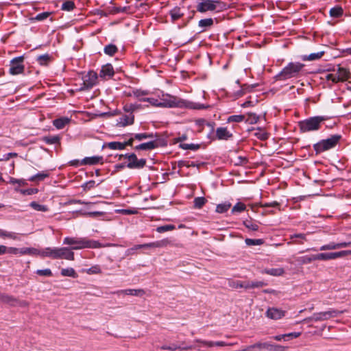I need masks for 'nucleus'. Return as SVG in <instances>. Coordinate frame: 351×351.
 I'll return each mask as SVG.
<instances>
[{
  "label": "nucleus",
  "mask_w": 351,
  "mask_h": 351,
  "mask_svg": "<svg viewBox=\"0 0 351 351\" xmlns=\"http://www.w3.org/2000/svg\"><path fill=\"white\" fill-rule=\"evenodd\" d=\"M50 60L51 56L47 53L39 56L37 58V62L39 64L43 66L47 65Z\"/></svg>",
  "instance_id": "ea45409f"
},
{
  "label": "nucleus",
  "mask_w": 351,
  "mask_h": 351,
  "mask_svg": "<svg viewBox=\"0 0 351 351\" xmlns=\"http://www.w3.org/2000/svg\"><path fill=\"white\" fill-rule=\"evenodd\" d=\"M351 246V241L349 242H340L335 243L330 242L329 243L322 245L319 247L320 251L332 250L342 247H347Z\"/></svg>",
  "instance_id": "f3484780"
},
{
  "label": "nucleus",
  "mask_w": 351,
  "mask_h": 351,
  "mask_svg": "<svg viewBox=\"0 0 351 351\" xmlns=\"http://www.w3.org/2000/svg\"><path fill=\"white\" fill-rule=\"evenodd\" d=\"M171 21L175 22L184 16V12L179 7H175L169 11Z\"/></svg>",
  "instance_id": "a878e982"
},
{
  "label": "nucleus",
  "mask_w": 351,
  "mask_h": 351,
  "mask_svg": "<svg viewBox=\"0 0 351 351\" xmlns=\"http://www.w3.org/2000/svg\"><path fill=\"white\" fill-rule=\"evenodd\" d=\"M60 273L62 276H69L72 278L77 277V273L75 272L74 269L71 267L62 269Z\"/></svg>",
  "instance_id": "c9c22d12"
},
{
  "label": "nucleus",
  "mask_w": 351,
  "mask_h": 351,
  "mask_svg": "<svg viewBox=\"0 0 351 351\" xmlns=\"http://www.w3.org/2000/svg\"><path fill=\"white\" fill-rule=\"evenodd\" d=\"M323 55H324V51L313 53L308 56H304L302 57V60L304 61H313V60H316L321 58Z\"/></svg>",
  "instance_id": "2f4dec72"
},
{
  "label": "nucleus",
  "mask_w": 351,
  "mask_h": 351,
  "mask_svg": "<svg viewBox=\"0 0 351 351\" xmlns=\"http://www.w3.org/2000/svg\"><path fill=\"white\" fill-rule=\"evenodd\" d=\"M343 311H339L335 309H330L327 311L315 313L312 316L305 319V321H325L329 319L332 317H337L339 315L341 314Z\"/></svg>",
  "instance_id": "6e6552de"
},
{
  "label": "nucleus",
  "mask_w": 351,
  "mask_h": 351,
  "mask_svg": "<svg viewBox=\"0 0 351 351\" xmlns=\"http://www.w3.org/2000/svg\"><path fill=\"white\" fill-rule=\"evenodd\" d=\"M258 117L255 114L252 113L248 114L247 118L245 119V122L250 124H254L258 121Z\"/></svg>",
  "instance_id": "4d7b16f0"
},
{
  "label": "nucleus",
  "mask_w": 351,
  "mask_h": 351,
  "mask_svg": "<svg viewBox=\"0 0 351 351\" xmlns=\"http://www.w3.org/2000/svg\"><path fill=\"white\" fill-rule=\"evenodd\" d=\"M206 202V199L203 197H195L194 199V207L201 208Z\"/></svg>",
  "instance_id": "09e8293b"
},
{
  "label": "nucleus",
  "mask_w": 351,
  "mask_h": 351,
  "mask_svg": "<svg viewBox=\"0 0 351 351\" xmlns=\"http://www.w3.org/2000/svg\"><path fill=\"white\" fill-rule=\"evenodd\" d=\"M0 238H9L14 240H16L17 239V236L16 233L12 232H8L4 230H2L0 228Z\"/></svg>",
  "instance_id": "a19ab883"
},
{
  "label": "nucleus",
  "mask_w": 351,
  "mask_h": 351,
  "mask_svg": "<svg viewBox=\"0 0 351 351\" xmlns=\"http://www.w3.org/2000/svg\"><path fill=\"white\" fill-rule=\"evenodd\" d=\"M98 75L93 71H90L83 77L84 84L86 88L95 86L97 83Z\"/></svg>",
  "instance_id": "dca6fc26"
},
{
  "label": "nucleus",
  "mask_w": 351,
  "mask_h": 351,
  "mask_svg": "<svg viewBox=\"0 0 351 351\" xmlns=\"http://www.w3.org/2000/svg\"><path fill=\"white\" fill-rule=\"evenodd\" d=\"M349 254H351L350 250H343L336 252L316 254V256L317 261H328L343 257Z\"/></svg>",
  "instance_id": "9b49d317"
},
{
  "label": "nucleus",
  "mask_w": 351,
  "mask_h": 351,
  "mask_svg": "<svg viewBox=\"0 0 351 351\" xmlns=\"http://www.w3.org/2000/svg\"><path fill=\"white\" fill-rule=\"evenodd\" d=\"M300 335H301V332H294L285 334V337L287 339V341L289 339L297 338V337H300Z\"/></svg>",
  "instance_id": "774afa93"
},
{
  "label": "nucleus",
  "mask_w": 351,
  "mask_h": 351,
  "mask_svg": "<svg viewBox=\"0 0 351 351\" xmlns=\"http://www.w3.org/2000/svg\"><path fill=\"white\" fill-rule=\"evenodd\" d=\"M342 14L343 10L341 7H335L330 10V14L332 17H339Z\"/></svg>",
  "instance_id": "8fccbe9b"
},
{
  "label": "nucleus",
  "mask_w": 351,
  "mask_h": 351,
  "mask_svg": "<svg viewBox=\"0 0 351 351\" xmlns=\"http://www.w3.org/2000/svg\"><path fill=\"white\" fill-rule=\"evenodd\" d=\"M157 143L155 141H149L141 143L134 147L136 150H152L156 147Z\"/></svg>",
  "instance_id": "bb28decb"
},
{
  "label": "nucleus",
  "mask_w": 351,
  "mask_h": 351,
  "mask_svg": "<svg viewBox=\"0 0 351 351\" xmlns=\"http://www.w3.org/2000/svg\"><path fill=\"white\" fill-rule=\"evenodd\" d=\"M60 137L58 136H47L43 138V141L48 145H54L60 143Z\"/></svg>",
  "instance_id": "72a5a7b5"
},
{
  "label": "nucleus",
  "mask_w": 351,
  "mask_h": 351,
  "mask_svg": "<svg viewBox=\"0 0 351 351\" xmlns=\"http://www.w3.org/2000/svg\"><path fill=\"white\" fill-rule=\"evenodd\" d=\"M134 117L132 113L123 114L117 120L116 125L118 127H125L134 123Z\"/></svg>",
  "instance_id": "a211bd4d"
},
{
  "label": "nucleus",
  "mask_w": 351,
  "mask_h": 351,
  "mask_svg": "<svg viewBox=\"0 0 351 351\" xmlns=\"http://www.w3.org/2000/svg\"><path fill=\"white\" fill-rule=\"evenodd\" d=\"M70 121V119L67 117H61L57 119H55L53 121V125L57 129H62L66 124H68Z\"/></svg>",
  "instance_id": "c85d7f7f"
},
{
  "label": "nucleus",
  "mask_w": 351,
  "mask_h": 351,
  "mask_svg": "<svg viewBox=\"0 0 351 351\" xmlns=\"http://www.w3.org/2000/svg\"><path fill=\"white\" fill-rule=\"evenodd\" d=\"M95 182L93 180H90V181H88V182L84 183L82 185V187L84 188V190L87 191V190H90V189L93 188L95 186Z\"/></svg>",
  "instance_id": "338daca9"
},
{
  "label": "nucleus",
  "mask_w": 351,
  "mask_h": 351,
  "mask_svg": "<svg viewBox=\"0 0 351 351\" xmlns=\"http://www.w3.org/2000/svg\"><path fill=\"white\" fill-rule=\"evenodd\" d=\"M117 51V47L114 45H108L104 48V53L109 56H113Z\"/></svg>",
  "instance_id": "de8ad7c7"
},
{
  "label": "nucleus",
  "mask_w": 351,
  "mask_h": 351,
  "mask_svg": "<svg viewBox=\"0 0 351 351\" xmlns=\"http://www.w3.org/2000/svg\"><path fill=\"white\" fill-rule=\"evenodd\" d=\"M114 74V69L112 64H106L102 66L99 73V77L103 80H108Z\"/></svg>",
  "instance_id": "aec40b11"
},
{
  "label": "nucleus",
  "mask_w": 351,
  "mask_h": 351,
  "mask_svg": "<svg viewBox=\"0 0 351 351\" xmlns=\"http://www.w3.org/2000/svg\"><path fill=\"white\" fill-rule=\"evenodd\" d=\"M265 315L269 319H279L285 316V311L282 309L272 307L267 310Z\"/></svg>",
  "instance_id": "6ab92c4d"
},
{
  "label": "nucleus",
  "mask_w": 351,
  "mask_h": 351,
  "mask_svg": "<svg viewBox=\"0 0 351 351\" xmlns=\"http://www.w3.org/2000/svg\"><path fill=\"white\" fill-rule=\"evenodd\" d=\"M226 4L220 1L202 0L197 3L196 9L199 12L221 11L226 9Z\"/></svg>",
  "instance_id": "39448f33"
},
{
  "label": "nucleus",
  "mask_w": 351,
  "mask_h": 351,
  "mask_svg": "<svg viewBox=\"0 0 351 351\" xmlns=\"http://www.w3.org/2000/svg\"><path fill=\"white\" fill-rule=\"evenodd\" d=\"M326 118L322 116L313 117L299 123L300 130L303 132H308L319 130L320 124L325 121Z\"/></svg>",
  "instance_id": "20e7f679"
},
{
  "label": "nucleus",
  "mask_w": 351,
  "mask_h": 351,
  "mask_svg": "<svg viewBox=\"0 0 351 351\" xmlns=\"http://www.w3.org/2000/svg\"><path fill=\"white\" fill-rule=\"evenodd\" d=\"M117 212L123 215H134L137 213V210L135 209H120Z\"/></svg>",
  "instance_id": "0e129e2a"
},
{
  "label": "nucleus",
  "mask_w": 351,
  "mask_h": 351,
  "mask_svg": "<svg viewBox=\"0 0 351 351\" xmlns=\"http://www.w3.org/2000/svg\"><path fill=\"white\" fill-rule=\"evenodd\" d=\"M168 243L167 240H161L158 241L156 242L149 243H145V244H141V245H135L132 247L128 248L125 252V255L126 256L134 255L136 253V251L140 249L143 248H149V247H162Z\"/></svg>",
  "instance_id": "0eeeda50"
},
{
  "label": "nucleus",
  "mask_w": 351,
  "mask_h": 351,
  "mask_svg": "<svg viewBox=\"0 0 351 351\" xmlns=\"http://www.w3.org/2000/svg\"><path fill=\"white\" fill-rule=\"evenodd\" d=\"M180 147H181L183 149L187 150V149H191V150H195L199 147L198 145L195 144H186V143H182L180 145Z\"/></svg>",
  "instance_id": "13d9d810"
},
{
  "label": "nucleus",
  "mask_w": 351,
  "mask_h": 351,
  "mask_svg": "<svg viewBox=\"0 0 351 351\" xmlns=\"http://www.w3.org/2000/svg\"><path fill=\"white\" fill-rule=\"evenodd\" d=\"M75 7V4L72 1H66L62 5V10L65 11H71Z\"/></svg>",
  "instance_id": "603ef678"
},
{
  "label": "nucleus",
  "mask_w": 351,
  "mask_h": 351,
  "mask_svg": "<svg viewBox=\"0 0 351 351\" xmlns=\"http://www.w3.org/2000/svg\"><path fill=\"white\" fill-rule=\"evenodd\" d=\"M259 350L266 349L269 351H284L285 347L280 345H274L269 342H259Z\"/></svg>",
  "instance_id": "4be33fe9"
},
{
  "label": "nucleus",
  "mask_w": 351,
  "mask_h": 351,
  "mask_svg": "<svg viewBox=\"0 0 351 351\" xmlns=\"http://www.w3.org/2000/svg\"><path fill=\"white\" fill-rule=\"evenodd\" d=\"M334 72L335 73L326 75L328 80L337 83L339 82H344L349 77L350 72L346 69L341 67L339 65L337 66V70L334 69Z\"/></svg>",
  "instance_id": "1a4fd4ad"
},
{
  "label": "nucleus",
  "mask_w": 351,
  "mask_h": 351,
  "mask_svg": "<svg viewBox=\"0 0 351 351\" xmlns=\"http://www.w3.org/2000/svg\"><path fill=\"white\" fill-rule=\"evenodd\" d=\"M39 256L56 259V247H46L40 250Z\"/></svg>",
  "instance_id": "b1692460"
},
{
  "label": "nucleus",
  "mask_w": 351,
  "mask_h": 351,
  "mask_svg": "<svg viewBox=\"0 0 351 351\" xmlns=\"http://www.w3.org/2000/svg\"><path fill=\"white\" fill-rule=\"evenodd\" d=\"M15 190L16 191H19L23 195H30L36 194L38 193L37 189H28L19 190L17 188H16Z\"/></svg>",
  "instance_id": "5fc2aeb1"
},
{
  "label": "nucleus",
  "mask_w": 351,
  "mask_h": 351,
  "mask_svg": "<svg viewBox=\"0 0 351 351\" xmlns=\"http://www.w3.org/2000/svg\"><path fill=\"white\" fill-rule=\"evenodd\" d=\"M49 174L47 171H42L31 176L29 178V180L31 182L42 181L46 178L49 177Z\"/></svg>",
  "instance_id": "7c9ffc66"
},
{
  "label": "nucleus",
  "mask_w": 351,
  "mask_h": 351,
  "mask_svg": "<svg viewBox=\"0 0 351 351\" xmlns=\"http://www.w3.org/2000/svg\"><path fill=\"white\" fill-rule=\"evenodd\" d=\"M252 289L261 288L266 285L263 281L255 280L251 281Z\"/></svg>",
  "instance_id": "e2e57ef3"
},
{
  "label": "nucleus",
  "mask_w": 351,
  "mask_h": 351,
  "mask_svg": "<svg viewBox=\"0 0 351 351\" xmlns=\"http://www.w3.org/2000/svg\"><path fill=\"white\" fill-rule=\"evenodd\" d=\"M130 10V7H112L110 10L112 14H116L119 12H127Z\"/></svg>",
  "instance_id": "6e6d98bb"
},
{
  "label": "nucleus",
  "mask_w": 351,
  "mask_h": 351,
  "mask_svg": "<svg viewBox=\"0 0 351 351\" xmlns=\"http://www.w3.org/2000/svg\"><path fill=\"white\" fill-rule=\"evenodd\" d=\"M130 138H134V140H137L138 141H141L145 139L153 137L152 134L147 133L130 134Z\"/></svg>",
  "instance_id": "473e14b6"
},
{
  "label": "nucleus",
  "mask_w": 351,
  "mask_h": 351,
  "mask_svg": "<svg viewBox=\"0 0 351 351\" xmlns=\"http://www.w3.org/2000/svg\"><path fill=\"white\" fill-rule=\"evenodd\" d=\"M74 260V253L70 247H56V259Z\"/></svg>",
  "instance_id": "4468645a"
},
{
  "label": "nucleus",
  "mask_w": 351,
  "mask_h": 351,
  "mask_svg": "<svg viewBox=\"0 0 351 351\" xmlns=\"http://www.w3.org/2000/svg\"><path fill=\"white\" fill-rule=\"evenodd\" d=\"M246 206L243 203L238 202L237 203L232 209V213H241L245 210Z\"/></svg>",
  "instance_id": "3c124183"
},
{
  "label": "nucleus",
  "mask_w": 351,
  "mask_h": 351,
  "mask_svg": "<svg viewBox=\"0 0 351 351\" xmlns=\"http://www.w3.org/2000/svg\"><path fill=\"white\" fill-rule=\"evenodd\" d=\"M63 244L70 245L71 251L84 248L95 249L103 247L99 242L94 240H90L85 237H66L63 240Z\"/></svg>",
  "instance_id": "f03ea898"
},
{
  "label": "nucleus",
  "mask_w": 351,
  "mask_h": 351,
  "mask_svg": "<svg viewBox=\"0 0 351 351\" xmlns=\"http://www.w3.org/2000/svg\"><path fill=\"white\" fill-rule=\"evenodd\" d=\"M104 215V213L101 212V211L87 212V213H84V215L90 217H97L99 216H102Z\"/></svg>",
  "instance_id": "052dcab7"
},
{
  "label": "nucleus",
  "mask_w": 351,
  "mask_h": 351,
  "mask_svg": "<svg viewBox=\"0 0 351 351\" xmlns=\"http://www.w3.org/2000/svg\"><path fill=\"white\" fill-rule=\"evenodd\" d=\"M175 228H176V226L174 225L167 224V225L157 227L156 231L159 233H162L165 232L173 230Z\"/></svg>",
  "instance_id": "a18cd8bd"
},
{
  "label": "nucleus",
  "mask_w": 351,
  "mask_h": 351,
  "mask_svg": "<svg viewBox=\"0 0 351 351\" xmlns=\"http://www.w3.org/2000/svg\"><path fill=\"white\" fill-rule=\"evenodd\" d=\"M29 206L37 211L47 212L49 210V208L47 206L43 205V204H40L37 203L36 202H32L29 204Z\"/></svg>",
  "instance_id": "4c0bfd02"
},
{
  "label": "nucleus",
  "mask_w": 351,
  "mask_h": 351,
  "mask_svg": "<svg viewBox=\"0 0 351 351\" xmlns=\"http://www.w3.org/2000/svg\"><path fill=\"white\" fill-rule=\"evenodd\" d=\"M147 94V91L146 90H133V95L134 97L138 98L140 100L147 101L156 106L165 108H186L190 109H202L205 108L202 104L193 103L170 95H162V97L159 98H141L142 96L146 95Z\"/></svg>",
  "instance_id": "f257e3e1"
},
{
  "label": "nucleus",
  "mask_w": 351,
  "mask_h": 351,
  "mask_svg": "<svg viewBox=\"0 0 351 351\" xmlns=\"http://www.w3.org/2000/svg\"><path fill=\"white\" fill-rule=\"evenodd\" d=\"M83 272H85L88 274H100L101 270L99 265H95L88 269H83Z\"/></svg>",
  "instance_id": "79ce46f5"
},
{
  "label": "nucleus",
  "mask_w": 351,
  "mask_h": 351,
  "mask_svg": "<svg viewBox=\"0 0 351 351\" xmlns=\"http://www.w3.org/2000/svg\"><path fill=\"white\" fill-rule=\"evenodd\" d=\"M245 243L248 246L261 245L264 243V241L262 239H245Z\"/></svg>",
  "instance_id": "c03bdc74"
},
{
  "label": "nucleus",
  "mask_w": 351,
  "mask_h": 351,
  "mask_svg": "<svg viewBox=\"0 0 351 351\" xmlns=\"http://www.w3.org/2000/svg\"><path fill=\"white\" fill-rule=\"evenodd\" d=\"M36 274L40 276H50L52 275L51 271L49 269H38Z\"/></svg>",
  "instance_id": "680f3d73"
},
{
  "label": "nucleus",
  "mask_w": 351,
  "mask_h": 351,
  "mask_svg": "<svg viewBox=\"0 0 351 351\" xmlns=\"http://www.w3.org/2000/svg\"><path fill=\"white\" fill-rule=\"evenodd\" d=\"M230 207L231 204L229 202L219 204L216 207V212L218 213H224L228 211Z\"/></svg>",
  "instance_id": "58836bf2"
},
{
  "label": "nucleus",
  "mask_w": 351,
  "mask_h": 351,
  "mask_svg": "<svg viewBox=\"0 0 351 351\" xmlns=\"http://www.w3.org/2000/svg\"><path fill=\"white\" fill-rule=\"evenodd\" d=\"M244 226L249 230L252 231H258L259 226L258 224L256 222H253L252 221H245L243 222Z\"/></svg>",
  "instance_id": "37998d69"
},
{
  "label": "nucleus",
  "mask_w": 351,
  "mask_h": 351,
  "mask_svg": "<svg viewBox=\"0 0 351 351\" xmlns=\"http://www.w3.org/2000/svg\"><path fill=\"white\" fill-rule=\"evenodd\" d=\"M121 157H125L128 159L129 162L127 165V167L129 169H141L146 164L145 159L141 158L138 160L134 154L121 155Z\"/></svg>",
  "instance_id": "9d476101"
},
{
  "label": "nucleus",
  "mask_w": 351,
  "mask_h": 351,
  "mask_svg": "<svg viewBox=\"0 0 351 351\" xmlns=\"http://www.w3.org/2000/svg\"><path fill=\"white\" fill-rule=\"evenodd\" d=\"M213 24L212 19H202L199 21V26L202 27H210Z\"/></svg>",
  "instance_id": "864d4df0"
},
{
  "label": "nucleus",
  "mask_w": 351,
  "mask_h": 351,
  "mask_svg": "<svg viewBox=\"0 0 351 351\" xmlns=\"http://www.w3.org/2000/svg\"><path fill=\"white\" fill-rule=\"evenodd\" d=\"M23 57L20 56L12 59L10 61L9 73L11 75H18L24 71V65L23 64Z\"/></svg>",
  "instance_id": "f8f14e48"
},
{
  "label": "nucleus",
  "mask_w": 351,
  "mask_h": 351,
  "mask_svg": "<svg viewBox=\"0 0 351 351\" xmlns=\"http://www.w3.org/2000/svg\"><path fill=\"white\" fill-rule=\"evenodd\" d=\"M40 250L34 247H23L20 249V254L39 255Z\"/></svg>",
  "instance_id": "f704fd0d"
},
{
  "label": "nucleus",
  "mask_w": 351,
  "mask_h": 351,
  "mask_svg": "<svg viewBox=\"0 0 351 351\" xmlns=\"http://www.w3.org/2000/svg\"><path fill=\"white\" fill-rule=\"evenodd\" d=\"M195 343H198V345H195L194 346H197L199 348L198 350L200 349L201 346L212 348L214 346H232L234 343H228L225 341H205L202 339H195L194 341Z\"/></svg>",
  "instance_id": "2eb2a0df"
},
{
  "label": "nucleus",
  "mask_w": 351,
  "mask_h": 351,
  "mask_svg": "<svg viewBox=\"0 0 351 351\" xmlns=\"http://www.w3.org/2000/svg\"><path fill=\"white\" fill-rule=\"evenodd\" d=\"M103 158L101 156H94L91 157H86L81 161L82 165H93L101 162Z\"/></svg>",
  "instance_id": "5701e85b"
},
{
  "label": "nucleus",
  "mask_w": 351,
  "mask_h": 351,
  "mask_svg": "<svg viewBox=\"0 0 351 351\" xmlns=\"http://www.w3.org/2000/svg\"><path fill=\"white\" fill-rule=\"evenodd\" d=\"M160 349L164 350H169V351H176L178 350L181 351V350H193V349H199V348L197 346H186L184 347H181V346H179L173 343L170 346H167V345L162 346L160 347Z\"/></svg>",
  "instance_id": "412c9836"
},
{
  "label": "nucleus",
  "mask_w": 351,
  "mask_h": 351,
  "mask_svg": "<svg viewBox=\"0 0 351 351\" xmlns=\"http://www.w3.org/2000/svg\"><path fill=\"white\" fill-rule=\"evenodd\" d=\"M298 261L302 264H308L313 261H317L316 254H313L311 256H303L299 257Z\"/></svg>",
  "instance_id": "e433bc0d"
},
{
  "label": "nucleus",
  "mask_w": 351,
  "mask_h": 351,
  "mask_svg": "<svg viewBox=\"0 0 351 351\" xmlns=\"http://www.w3.org/2000/svg\"><path fill=\"white\" fill-rule=\"evenodd\" d=\"M119 293H124L128 295L142 296L145 293V291L143 289H128L125 290H121L119 291Z\"/></svg>",
  "instance_id": "c756f323"
},
{
  "label": "nucleus",
  "mask_w": 351,
  "mask_h": 351,
  "mask_svg": "<svg viewBox=\"0 0 351 351\" xmlns=\"http://www.w3.org/2000/svg\"><path fill=\"white\" fill-rule=\"evenodd\" d=\"M341 136L338 134L332 135L326 139L320 141L314 145L316 152H322L333 148L339 141Z\"/></svg>",
  "instance_id": "423d86ee"
},
{
  "label": "nucleus",
  "mask_w": 351,
  "mask_h": 351,
  "mask_svg": "<svg viewBox=\"0 0 351 351\" xmlns=\"http://www.w3.org/2000/svg\"><path fill=\"white\" fill-rule=\"evenodd\" d=\"M228 285L233 289L242 288V281L241 280H230Z\"/></svg>",
  "instance_id": "bf43d9fd"
},
{
  "label": "nucleus",
  "mask_w": 351,
  "mask_h": 351,
  "mask_svg": "<svg viewBox=\"0 0 351 351\" xmlns=\"http://www.w3.org/2000/svg\"><path fill=\"white\" fill-rule=\"evenodd\" d=\"M49 16V12H43L36 15L35 18H32V20L43 21Z\"/></svg>",
  "instance_id": "69168bd1"
},
{
  "label": "nucleus",
  "mask_w": 351,
  "mask_h": 351,
  "mask_svg": "<svg viewBox=\"0 0 351 351\" xmlns=\"http://www.w3.org/2000/svg\"><path fill=\"white\" fill-rule=\"evenodd\" d=\"M244 120H245V116L242 115V114H239V115H231V116H230L228 118L227 121L228 123H231V122L240 123V122H242Z\"/></svg>",
  "instance_id": "49530a36"
},
{
  "label": "nucleus",
  "mask_w": 351,
  "mask_h": 351,
  "mask_svg": "<svg viewBox=\"0 0 351 351\" xmlns=\"http://www.w3.org/2000/svg\"><path fill=\"white\" fill-rule=\"evenodd\" d=\"M134 141V138H130L128 141L124 142H109L106 143L104 147H108L112 150H123L126 146H132Z\"/></svg>",
  "instance_id": "ddd939ff"
},
{
  "label": "nucleus",
  "mask_w": 351,
  "mask_h": 351,
  "mask_svg": "<svg viewBox=\"0 0 351 351\" xmlns=\"http://www.w3.org/2000/svg\"><path fill=\"white\" fill-rule=\"evenodd\" d=\"M216 135L220 140H227L232 136V134L226 128H218L216 130Z\"/></svg>",
  "instance_id": "393cba45"
},
{
  "label": "nucleus",
  "mask_w": 351,
  "mask_h": 351,
  "mask_svg": "<svg viewBox=\"0 0 351 351\" xmlns=\"http://www.w3.org/2000/svg\"><path fill=\"white\" fill-rule=\"evenodd\" d=\"M262 273L266 274L273 276H280L283 275L285 273V270L282 267L278 268H270V269H265Z\"/></svg>",
  "instance_id": "cd10ccee"
},
{
  "label": "nucleus",
  "mask_w": 351,
  "mask_h": 351,
  "mask_svg": "<svg viewBox=\"0 0 351 351\" xmlns=\"http://www.w3.org/2000/svg\"><path fill=\"white\" fill-rule=\"evenodd\" d=\"M304 64L298 62H289L282 70L276 75V80L283 81L298 76L304 69Z\"/></svg>",
  "instance_id": "7ed1b4c3"
}]
</instances>
